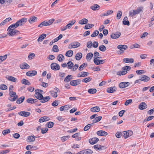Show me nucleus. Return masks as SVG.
Returning <instances> with one entry per match:
<instances>
[{"label": "nucleus", "mask_w": 154, "mask_h": 154, "mask_svg": "<svg viewBox=\"0 0 154 154\" xmlns=\"http://www.w3.org/2000/svg\"><path fill=\"white\" fill-rule=\"evenodd\" d=\"M54 20H55L54 19H52L48 21H47L46 20L44 21L39 24L38 26V27H42L43 26H50L53 23Z\"/></svg>", "instance_id": "1"}, {"label": "nucleus", "mask_w": 154, "mask_h": 154, "mask_svg": "<svg viewBox=\"0 0 154 154\" xmlns=\"http://www.w3.org/2000/svg\"><path fill=\"white\" fill-rule=\"evenodd\" d=\"M9 94L10 97L8 98V99L12 101H15L18 97V96L16 95V93L15 92L10 91Z\"/></svg>", "instance_id": "2"}, {"label": "nucleus", "mask_w": 154, "mask_h": 154, "mask_svg": "<svg viewBox=\"0 0 154 154\" xmlns=\"http://www.w3.org/2000/svg\"><path fill=\"white\" fill-rule=\"evenodd\" d=\"M8 34L10 36H13L20 33L19 31L16 29L8 30Z\"/></svg>", "instance_id": "3"}, {"label": "nucleus", "mask_w": 154, "mask_h": 154, "mask_svg": "<svg viewBox=\"0 0 154 154\" xmlns=\"http://www.w3.org/2000/svg\"><path fill=\"white\" fill-rule=\"evenodd\" d=\"M27 21V19L26 18H22L20 20L17 21L15 23V25L17 26L18 27L19 26L22 25L23 24L25 23Z\"/></svg>", "instance_id": "4"}, {"label": "nucleus", "mask_w": 154, "mask_h": 154, "mask_svg": "<svg viewBox=\"0 0 154 154\" xmlns=\"http://www.w3.org/2000/svg\"><path fill=\"white\" fill-rule=\"evenodd\" d=\"M123 136L125 139H127L133 135V131L131 130L125 131L123 132Z\"/></svg>", "instance_id": "5"}, {"label": "nucleus", "mask_w": 154, "mask_h": 154, "mask_svg": "<svg viewBox=\"0 0 154 154\" xmlns=\"http://www.w3.org/2000/svg\"><path fill=\"white\" fill-rule=\"evenodd\" d=\"M35 97L38 99L41 100L43 97L42 95L39 93V89L35 90Z\"/></svg>", "instance_id": "6"}, {"label": "nucleus", "mask_w": 154, "mask_h": 154, "mask_svg": "<svg viewBox=\"0 0 154 154\" xmlns=\"http://www.w3.org/2000/svg\"><path fill=\"white\" fill-rule=\"evenodd\" d=\"M80 45V44L79 42H74L71 43L68 46V48L69 49L72 48H75L79 47Z\"/></svg>", "instance_id": "7"}, {"label": "nucleus", "mask_w": 154, "mask_h": 154, "mask_svg": "<svg viewBox=\"0 0 154 154\" xmlns=\"http://www.w3.org/2000/svg\"><path fill=\"white\" fill-rule=\"evenodd\" d=\"M51 69L54 70H57L60 69V66L59 65L56 63H53L51 65Z\"/></svg>", "instance_id": "8"}, {"label": "nucleus", "mask_w": 154, "mask_h": 154, "mask_svg": "<svg viewBox=\"0 0 154 154\" xmlns=\"http://www.w3.org/2000/svg\"><path fill=\"white\" fill-rule=\"evenodd\" d=\"M128 46L125 45H119L117 46V48L120 50L121 51V53H123L124 52L125 50H126L128 48Z\"/></svg>", "instance_id": "9"}, {"label": "nucleus", "mask_w": 154, "mask_h": 154, "mask_svg": "<svg viewBox=\"0 0 154 154\" xmlns=\"http://www.w3.org/2000/svg\"><path fill=\"white\" fill-rule=\"evenodd\" d=\"M121 35V33L119 32H116V33H112L111 35V37L114 39L119 38Z\"/></svg>", "instance_id": "10"}, {"label": "nucleus", "mask_w": 154, "mask_h": 154, "mask_svg": "<svg viewBox=\"0 0 154 154\" xmlns=\"http://www.w3.org/2000/svg\"><path fill=\"white\" fill-rule=\"evenodd\" d=\"M130 83L128 82H121L119 85V87L121 88H126L129 85Z\"/></svg>", "instance_id": "11"}, {"label": "nucleus", "mask_w": 154, "mask_h": 154, "mask_svg": "<svg viewBox=\"0 0 154 154\" xmlns=\"http://www.w3.org/2000/svg\"><path fill=\"white\" fill-rule=\"evenodd\" d=\"M18 114L19 115L24 117H27L30 115V113L29 112L24 111H20L19 112Z\"/></svg>", "instance_id": "12"}, {"label": "nucleus", "mask_w": 154, "mask_h": 154, "mask_svg": "<svg viewBox=\"0 0 154 154\" xmlns=\"http://www.w3.org/2000/svg\"><path fill=\"white\" fill-rule=\"evenodd\" d=\"M37 72L35 70H32V71H29L26 73V75L29 76H32L36 75Z\"/></svg>", "instance_id": "13"}, {"label": "nucleus", "mask_w": 154, "mask_h": 154, "mask_svg": "<svg viewBox=\"0 0 154 154\" xmlns=\"http://www.w3.org/2000/svg\"><path fill=\"white\" fill-rule=\"evenodd\" d=\"M99 140V139L96 137H94L89 140V143L91 144L96 143Z\"/></svg>", "instance_id": "14"}, {"label": "nucleus", "mask_w": 154, "mask_h": 154, "mask_svg": "<svg viewBox=\"0 0 154 154\" xmlns=\"http://www.w3.org/2000/svg\"><path fill=\"white\" fill-rule=\"evenodd\" d=\"M116 88L115 86L113 87H111L107 89L106 90L107 92L108 93H113L116 91Z\"/></svg>", "instance_id": "15"}, {"label": "nucleus", "mask_w": 154, "mask_h": 154, "mask_svg": "<svg viewBox=\"0 0 154 154\" xmlns=\"http://www.w3.org/2000/svg\"><path fill=\"white\" fill-rule=\"evenodd\" d=\"M138 14L136 10H133L132 11H130L129 13V16L131 17H133L134 16Z\"/></svg>", "instance_id": "16"}, {"label": "nucleus", "mask_w": 154, "mask_h": 154, "mask_svg": "<svg viewBox=\"0 0 154 154\" xmlns=\"http://www.w3.org/2000/svg\"><path fill=\"white\" fill-rule=\"evenodd\" d=\"M147 108V105L145 102L141 103L139 106V108L141 110L145 109Z\"/></svg>", "instance_id": "17"}, {"label": "nucleus", "mask_w": 154, "mask_h": 154, "mask_svg": "<svg viewBox=\"0 0 154 154\" xmlns=\"http://www.w3.org/2000/svg\"><path fill=\"white\" fill-rule=\"evenodd\" d=\"M88 73L85 72H82L78 74L77 77H83L87 76Z\"/></svg>", "instance_id": "18"}, {"label": "nucleus", "mask_w": 154, "mask_h": 154, "mask_svg": "<svg viewBox=\"0 0 154 154\" xmlns=\"http://www.w3.org/2000/svg\"><path fill=\"white\" fill-rule=\"evenodd\" d=\"M6 78L9 81L13 82H17V79L11 76H9L8 77H6Z\"/></svg>", "instance_id": "19"}, {"label": "nucleus", "mask_w": 154, "mask_h": 154, "mask_svg": "<svg viewBox=\"0 0 154 154\" xmlns=\"http://www.w3.org/2000/svg\"><path fill=\"white\" fill-rule=\"evenodd\" d=\"M100 6L97 4H94L90 7V8L93 11H96L100 9Z\"/></svg>", "instance_id": "20"}, {"label": "nucleus", "mask_w": 154, "mask_h": 154, "mask_svg": "<svg viewBox=\"0 0 154 154\" xmlns=\"http://www.w3.org/2000/svg\"><path fill=\"white\" fill-rule=\"evenodd\" d=\"M141 81H144V82H147L150 79V78L146 75L142 76L140 78Z\"/></svg>", "instance_id": "21"}, {"label": "nucleus", "mask_w": 154, "mask_h": 154, "mask_svg": "<svg viewBox=\"0 0 154 154\" xmlns=\"http://www.w3.org/2000/svg\"><path fill=\"white\" fill-rule=\"evenodd\" d=\"M97 134L99 136H106L108 134L107 132L103 131H99L97 132Z\"/></svg>", "instance_id": "22"}, {"label": "nucleus", "mask_w": 154, "mask_h": 154, "mask_svg": "<svg viewBox=\"0 0 154 154\" xmlns=\"http://www.w3.org/2000/svg\"><path fill=\"white\" fill-rule=\"evenodd\" d=\"M94 149H97L99 150L106 148V147L104 146H101V145L98 144L94 145Z\"/></svg>", "instance_id": "23"}, {"label": "nucleus", "mask_w": 154, "mask_h": 154, "mask_svg": "<svg viewBox=\"0 0 154 154\" xmlns=\"http://www.w3.org/2000/svg\"><path fill=\"white\" fill-rule=\"evenodd\" d=\"M46 35L45 34H42L40 35L38 39V42H42L43 40L46 37Z\"/></svg>", "instance_id": "24"}, {"label": "nucleus", "mask_w": 154, "mask_h": 154, "mask_svg": "<svg viewBox=\"0 0 154 154\" xmlns=\"http://www.w3.org/2000/svg\"><path fill=\"white\" fill-rule=\"evenodd\" d=\"M51 99V97L49 96H47L45 97H44L42 98V99L40 101L42 103H45Z\"/></svg>", "instance_id": "25"}, {"label": "nucleus", "mask_w": 154, "mask_h": 154, "mask_svg": "<svg viewBox=\"0 0 154 154\" xmlns=\"http://www.w3.org/2000/svg\"><path fill=\"white\" fill-rule=\"evenodd\" d=\"M64 59V57L62 54H59L57 56V59L60 62H62Z\"/></svg>", "instance_id": "26"}, {"label": "nucleus", "mask_w": 154, "mask_h": 154, "mask_svg": "<svg viewBox=\"0 0 154 154\" xmlns=\"http://www.w3.org/2000/svg\"><path fill=\"white\" fill-rule=\"evenodd\" d=\"M90 110L91 112H98L100 110V108L98 106H96L91 108Z\"/></svg>", "instance_id": "27"}, {"label": "nucleus", "mask_w": 154, "mask_h": 154, "mask_svg": "<svg viewBox=\"0 0 154 154\" xmlns=\"http://www.w3.org/2000/svg\"><path fill=\"white\" fill-rule=\"evenodd\" d=\"M20 67L22 69H27L29 68V66L26 63H24L20 65Z\"/></svg>", "instance_id": "28"}, {"label": "nucleus", "mask_w": 154, "mask_h": 154, "mask_svg": "<svg viewBox=\"0 0 154 154\" xmlns=\"http://www.w3.org/2000/svg\"><path fill=\"white\" fill-rule=\"evenodd\" d=\"M11 20V18L10 17H8L4 21H3L0 24V26L4 25L5 24L9 22Z\"/></svg>", "instance_id": "29"}, {"label": "nucleus", "mask_w": 154, "mask_h": 154, "mask_svg": "<svg viewBox=\"0 0 154 154\" xmlns=\"http://www.w3.org/2000/svg\"><path fill=\"white\" fill-rule=\"evenodd\" d=\"M88 22V19L86 18H84L79 20V23L81 25H83L87 24Z\"/></svg>", "instance_id": "30"}, {"label": "nucleus", "mask_w": 154, "mask_h": 154, "mask_svg": "<svg viewBox=\"0 0 154 154\" xmlns=\"http://www.w3.org/2000/svg\"><path fill=\"white\" fill-rule=\"evenodd\" d=\"M37 18L35 16L31 17L29 20V21L30 23H32L37 21Z\"/></svg>", "instance_id": "31"}, {"label": "nucleus", "mask_w": 154, "mask_h": 154, "mask_svg": "<svg viewBox=\"0 0 154 154\" xmlns=\"http://www.w3.org/2000/svg\"><path fill=\"white\" fill-rule=\"evenodd\" d=\"M123 61L125 63H132L134 62V60L133 58H125L123 59Z\"/></svg>", "instance_id": "32"}, {"label": "nucleus", "mask_w": 154, "mask_h": 154, "mask_svg": "<svg viewBox=\"0 0 154 154\" xmlns=\"http://www.w3.org/2000/svg\"><path fill=\"white\" fill-rule=\"evenodd\" d=\"M25 99V97L24 96H22L20 97L16 101V103L18 104H20L22 103Z\"/></svg>", "instance_id": "33"}, {"label": "nucleus", "mask_w": 154, "mask_h": 154, "mask_svg": "<svg viewBox=\"0 0 154 154\" xmlns=\"http://www.w3.org/2000/svg\"><path fill=\"white\" fill-rule=\"evenodd\" d=\"M82 57V54L81 53H78L75 55V59L77 60H79L81 59Z\"/></svg>", "instance_id": "34"}, {"label": "nucleus", "mask_w": 154, "mask_h": 154, "mask_svg": "<svg viewBox=\"0 0 154 154\" xmlns=\"http://www.w3.org/2000/svg\"><path fill=\"white\" fill-rule=\"evenodd\" d=\"M73 54V52L72 50H69L66 52L65 55L67 57H70L72 56Z\"/></svg>", "instance_id": "35"}, {"label": "nucleus", "mask_w": 154, "mask_h": 154, "mask_svg": "<svg viewBox=\"0 0 154 154\" xmlns=\"http://www.w3.org/2000/svg\"><path fill=\"white\" fill-rule=\"evenodd\" d=\"M21 83L24 85H31L30 82L27 80L25 79H23L21 81Z\"/></svg>", "instance_id": "36"}, {"label": "nucleus", "mask_w": 154, "mask_h": 154, "mask_svg": "<svg viewBox=\"0 0 154 154\" xmlns=\"http://www.w3.org/2000/svg\"><path fill=\"white\" fill-rule=\"evenodd\" d=\"M93 57V54L92 53L90 52L88 53L86 55V59L87 60H88V61H89Z\"/></svg>", "instance_id": "37"}, {"label": "nucleus", "mask_w": 154, "mask_h": 154, "mask_svg": "<svg viewBox=\"0 0 154 154\" xmlns=\"http://www.w3.org/2000/svg\"><path fill=\"white\" fill-rule=\"evenodd\" d=\"M87 63H83L81 65L79 68V71L83 70L85 67H86L87 66Z\"/></svg>", "instance_id": "38"}, {"label": "nucleus", "mask_w": 154, "mask_h": 154, "mask_svg": "<svg viewBox=\"0 0 154 154\" xmlns=\"http://www.w3.org/2000/svg\"><path fill=\"white\" fill-rule=\"evenodd\" d=\"M83 150L85 154H91L93 152V151L89 149Z\"/></svg>", "instance_id": "39"}, {"label": "nucleus", "mask_w": 154, "mask_h": 154, "mask_svg": "<svg viewBox=\"0 0 154 154\" xmlns=\"http://www.w3.org/2000/svg\"><path fill=\"white\" fill-rule=\"evenodd\" d=\"M35 137H34L32 136H29L27 137V140H29L30 142L34 141L35 140Z\"/></svg>", "instance_id": "40"}, {"label": "nucleus", "mask_w": 154, "mask_h": 154, "mask_svg": "<svg viewBox=\"0 0 154 154\" xmlns=\"http://www.w3.org/2000/svg\"><path fill=\"white\" fill-rule=\"evenodd\" d=\"M88 92L90 94H94L96 92L97 90L95 88H91L88 90Z\"/></svg>", "instance_id": "41"}, {"label": "nucleus", "mask_w": 154, "mask_h": 154, "mask_svg": "<svg viewBox=\"0 0 154 154\" xmlns=\"http://www.w3.org/2000/svg\"><path fill=\"white\" fill-rule=\"evenodd\" d=\"M67 67L69 69H72L73 66L74 64L71 61H69L67 63Z\"/></svg>", "instance_id": "42"}, {"label": "nucleus", "mask_w": 154, "mask_h": 154, "mask_svg": "<svg viewBox=\"0 0 154 154\" xmlns=\"http://www.w3.org/2000/svg\"><path fill=\"white\" fill-rule=\"evenodd\" d=\"M101 119L102 117L101 116L97 117L92 120L93 122L94 123L99 122L101 120Z\"/></svg>", "instance_id": "43"}, {"label": "nucleus", "mask_w": 154, "mask_h": 154, "mask_svg": "<svg viewBox=\"0 0 154 154\" xmlns=\"http://www.w3.org/2000/svg\"><path fill=\"white\" fill-rule=\"evenodd\" d=\"M94 26V25L92 24H87L85 25V29H88L90 28H92Z\"/></svg>", "instance_id": "44"}, {"label": "nucleus", "mask_w": 154, "mask_h": 154, "mask_svg": "<svg viewBox=\"0 0 154 154\" xmlns=\"http://www.w3.org/2000/svg\"><path fill=\"white\" fill-rule=\"evenodd\" d=\"M93 124H88L84 128V130L85 131H87L89 130L91 126L93 125Z\"/></svg>", "instance_id": "45"}, {"label": "nucleus", "mask_w": 154, "mask_h": 154, "mask_svg": "<svg viewBox=\"0 0 154 154\" xmlns=\"http://www.w3.org/2000/svg\"><path fill=\"white\" fill-rule=\"evenodd\" d=\"M51 95L54 97H56L57 96V91H50Z\"/></svg>", "instance_id": "46"}, {"label": "nucleus", "mask_w": 154, "mask_h": 154, "mask_svg": "<svg viewBox=\"0 0 154 154\" xmlns=\"http://www.w3.org/2000/svg\"><path fill=\"white\" fill-rule=\"evenodd\" d=\"M29 147H30V149L33 148L35 149H38V148H37L36 146H32L30 145L27 146L26 148L27 150H29Z\"/></svg>", "instance_id": "47"}, {"label": "nucleus", "mask_w": 154, "mask_h": 154, "mask_svg": "<svg viewBox=\"0 0 154 154\" xmlns=\"http://www.w3.org/2000/svg\"><path fill=\"white\" fill-rule=\"evenodd\" d=\"M143 8L142 6L138 7L137 9L136 10L137 13L139 14L141 12H142L143 11Z\"/></svg>", "instance_id": "48"}, {"label": "nucleus", "mask_w": 154, "mask_h": 154, "mask_svg": "<svg viewBox=\"0 0 154 154\" xmlns=\"http://www.w3.org/2000/svg\"><path fill=\"white\" fill-rule=\"evenodd\" d=\"M99 49L102 51H104L106 50V48L104 45H102L99 47Z\"/></svg>", "instance_id": "49"}, {"label": "nucleus", "mask_w": 154, "mask_h": 154, "mask_svg": "<svg viewBox=\"0 0 154 154\" xmlns=\"http://www.w3.org/2000/svg\"><path fill=\"white\" fill-rule=\"evenodd\" d=\"M52 50L54 52H58L59 51L58 47L57 45H54L53 46Z\"/></svg>", "instance_id": "50"}, {"label": "nucleus", "mask_w": 154, "mask_h": 154, "mask_svg": "<svg viewBox=\"0 0 154 154\" xmlns=\"http://www.w3.org/2000/svg\"><path fill=\"white\" fill-rule=\"evenodd\" d=\"M122 12L120 11H119L117 14L116 17L118 19H119L121 17Z\"/></svg>", "instance_id": "51"}, {"label": "nucleus", "mask_w": 154, "mask_h": 154, "mask_svg": "<svg viewBox=\"0 0 154 154\" xmlns=\"http://www.w3.org/2000/svg\"><path fill=\"white\" fill-rule=\"evenodd\" d=\"M17 27L15 25V23L13 24L12 25L10 26L8 28V30H10V29H14Z\"/></svg>", "instance_id": "52"}, {"label": "nucleus", "mask_w": 154, "mask_h": 154, "mask_svg": "<svg viewBox=\"0 0 154 154\" xmlns=\"http://www.w3.org/2000/svg\"><path fill=\"white\" fill-rule=\"evenodd\" d=\"M72 76V75H68L65 78L64 81L66 82H68L70 80Z\"/></svg>", "instance_id": "53"}, {"label": "nucleus", "mask_w": 154, "mask_h": 154, "mask_svg": "<svg viewBox=\"0 0 154 154\" xmlns=\"http://www.w3.org/2000/svg\"><path fill=\"white\" fill-rule=\"evenodd\" d=\"M92 79L90 77H88L85 78L82 81L83 82H84L85 83H87L88 82L90 81Z\"/></svg>", "instance_id": "54"}, {"label": "nucleus", "mask_w": 154, "mask_h": 154, "mask_svg": "<svg viewBox=\"0 0 154 154\" xmlns=\"http://www.w3.org/2000/svg\"><path fill=\"white\" fill-rule=\"evenodd\" d=\"M99 33V31L98 30H96L91 35V36L92 37H95L98 35Z\"/></svg>", "instance_id": "55"}, {"label": "nucleus", "mask_w": 154, "mask_h": 154, "mask_svg": "<svg viewBox=\"0 0 154 154\" xmlns=\"http://www.w3.org/2000/svg\"><path fill=\"white\" fill-rule=\"evenodd\" d=\"M7 86L4 84H2L0 85V89L2 90H6L7 89Z\"/></svg>", "instance_id": "56"}, {"label": "nucleus", "mask_w": 154, "mask_h": 154, "mask_svg": "<svg viewBox=\"0 0 154 154\" xmlns=\"http://www.w3.org/2000/svg\"><path fill=\"white\" fill-rule=\"evenodd\" d=\"M56 119L58 120L61 122H63L65 120V118L61 116H58L57 117Z\"/></svg>", "instance_id": "57"}, {"label": "nucleus", "mask_w": 154, "mask_h": 154, "mask_svg": "<svg viewBox=\"0 0 154 154\" xmlns=\"http://www.w3.org/2000/svg\"><path fill=\"white\" fill-rule=\"evenodd\" d=\"M33 100V98H29L26 100V102L29 103L33 104L34 103Z\"/></svg>", "instance_id": "58"}, {"label": "nucleus", "mask_w": 154, "mask_h": 154, "mask_svg": "<svg viewBox=\"0 0 154 154\" xmlns=\"http://www.w3.org/2000/svg\"><path fill=\"white\" fill-rule=\"evenodd\" d=\"M10 132V129L5 130L3 131L2 133L3 134L5 135L6 134H8Z\"/></svg>", "instance_id": "59"}, {"label": "nucleus", "mask_w": 154, "mask_h": 154, "mask_svg": "<svg viewBox=\"0 0 154 154\" xmlns=\"http://www.w3.org/2000/svg\"><path fill=\"white\" fill-rule=\"evenodd\" d=\"M132 102V100L131 99L127 100L125 103V105L126 106H128L129 104L131 103Z\"/></svg>", "instance_id": "60"}, {"label": "nucleus", "mask_w": 154, "mask_h": 154, "mask_svg": "<svg viewBox=\"0 0 154 154\" xmlns=\"http://www.w3.org/2000/svg\"><path fill=\"white\" fill-rule=\"evenodd\" d=\"M35 54L33 53H32L29 55L28 56V58L29 59H32L33 57H35Z\"/></svg>", "instance_id": "61"}, {"label": "nucleus", "mask_w": 154, "mask_h": 154, "mask_svg": "<svg viewBox=\"0 0 154 154\" xmlns=\"http://www.w3.org/2000/svg\"><path fill=\"white\" fill-rule=\"evenodd\" d=\"M1 57V62H2L5 60L7 58V55H5L4 56H0Z\"/></svg>", "instance_id": "62"}, {"label": "nucleus", "mask_w": 154, "mask_h": 154, "mask_svg": "<svg viewBox=\"0 0 154 154\" xmlns=\"http://www.w3.org/2000/svg\"><path fill=\"white\" fill-rule=\"evenodd\" d=\"M54 123L52 122H49L48 123V126L49 128H52L54 126Z\"/></svg>", "instance_id": "63"}, {"label": "nucleus", "mask_w": 154, "mask_h": 154, "mask_svg": "<svg viewBox=\"0 0 154 154\" xmlns=\"http://www.w3.org/2000/svg\"><path fill=\"white\" fill-rule=\"evenodd\" d=\"M10 151L9 149H6V150L0 151V154H6L9 152Z\"/></svg>", "instance_id": "64"}]
</instances>
